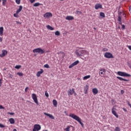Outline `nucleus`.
Segmentation results:
<instances>
[{"instance_id": "29", "label": "nucleus", "mask_w": 131, "mask_h": 131, "mask_svg": "<svg viewBox=\"0 0 131 131\" xmlns=\"http://www.w3.org/2000/svg\"><path fill=\"white\" fill-rule=\"evenodd\" d=\"M72 126H68L67 128L65 129L66 131H70V127H71Z\"/></svg>"}, {"instance_id": "1", "label": "nucleus", "mask_w": 131, "mask_h": 131, "mask_svg": "<svg viewBox=\"0 0 131 131\" xmlns=\"http://www.w3.org/2000/svg\"><path fill=\"white\" fill-rule=\"evenodd\" d=\"M75 54L77 57H83L84 55H89V52L80 48L76 50Z\"/></svg>"}, {"instance_id": "36", "label": "nucleus", "mask_w": 131, "mask_h": 131, "mask_svg": "<svg viewBox=\"0 0 131 131\" xmlns=\"http://www.w3.org/2000/svg\"><path fill=\"white\" fill-rule=\"evenodd\" d=\"M17 75H19V76H23V73L21 72H18L17 73Z\"/></svg>"}, {"instance_id": "2", "label": "nucleus", "mask_w": 131, "mask_h": 131, "mask_svg": "<svg viewBox=\"0 0 131 131\" xmlns=\"http://www.w3.org/2000/svg\"><path fill=\"white\" fill-rule=\"evenodd\" d=\"M69 117H71L73 119H75V120H76V121H78L80 124L83 127V123L81 122V119L78 117V116L74 114H70L69 115Z\"/></svg>"}, {"instance_id": "44", "label": "nucleus", "mask_w": 131, "mask_h": 131, "mask_svg": "<svg viewBox=\"0 0 131 131\" xmlns=\"http://www.w3.org/2000/svg\"><path fill=\"white\" fill-rule=\"evenodd\" d=\"M122 29L123 30L125 29V26H124V25H122Z\"/></svg>"}, {"instance_id": "34", "label": "nucleus", "mask_w": 131, "mask_h": 131, "mask_svg": "<svg viewBox=\"0 0 131 131\" xmlns=\"http://www.w3.org/2000/svg\"><path fill=\"white\" fill-rule=\"evenodd\" d=\"M115 131H120V128L119 127H116L115 128Z\"/></svg>"}, {"instance_id": "38", "label": "nucleus", "mask_w": 131, "mask_h": 131, "mask_svg": "<svg viewBox=\"0 0 131 131\" xmlns=\"http://www.w3.org/2000/svg\"><path fill=\"white\" fill-rule=\"evenodd\" d=\"M20 0H15V2L17 5H20Z\"/></svg>"}, {"instance_id": "42", "label": "nucleus", "mask_w": 131, "mask_h": 131, "mask_svg": "<svg viewBox=\"0 0 131 131\" xmlns=\"http://www.w3.org/2000/svg\"><path fill=\"white\" fill-rule=\"evenodd\" d=\"M7 114H10V115H14V114H15V113H10V112H8Z\"/></svg>"}, {"instance_id": "55", "label": "nucleus", "mask_w": 131, "mask_h": 131, "mask_svg": "<svg viewBox=\"0 0 131 131\" xmlns=\"http://www.w3.org/2000/svg\"><path fill=\"white\" fill-rule=\"evenodd\" d=\"M16 23H18V24H21V23H20V22L18 21H16Z\"/></svg>"}, {"instance_id": "5", "label": "nucleus", "mask_w": 131, "mask_h": 131, "mask_svg": "<svg viewBox=\"0 0 131 131\" xmlns=\"http://www.w3.org/2000/svg\"><path fill=\"white\" fill-rule=\"evenodd\" d=\"M32 98L34 102L35 103V104H37V105H38V100H37V96H36V94L33 93L32 94Z\"/></svg>"}, {"instance_id": "52", "label": "nucleus", "mask_w": 131, "mask_h": 131, "mask_svg": "<svg viewBox=\"0 0 131 131\" xmlns=\"http://www.w3.org/2000/svg\"><path fill=\"white\" fill-rule=\"evenodd\" d=\"M3 41V38L0 37V42H2Z\"/></svg>"}, {"instance_id": "6", "label": "nucleus", "mask_w": 131, "mask_h": 131, "mask_svg": "<svg viewBox=\"0 0 131 131\" xmlns=\"http://www.w3.org/2000/svg\"><path fill=\"white\" fill-rule=\"evenodd\" d=\"M40 128H41L40 125L35 124L34 125V128L33 129V131H39V130H40Z\"/></svg>"}, {"instance_id": "60", "label": "nucleus", "mask_w": 131, "mask_h": 131, "mask_svg": "<svg viewBox=\"0 0 131 131\" xmlns=\"http://www.w3.org/2000/svg\"><path fill=\"white\" fill-rule=\"evenodd\" d=\"M2 2V0H0V3Z\"/></svg>"}, {"instance_id": "17", "label": "nucleus", "mask_w": 131, "mask_h": 131, "mask_svg": "<svg viewBox=\"0 0 131 131\" xmlns=\"http://www.w3.org/2000/svg\"><path fill=\"white\" fill-rule=\"evenodd\" d=\"M9 121L11 124H15V119L13 118H11L9 119Z\"/></svg>"}, {"instance_id": "62", "label": "nucleus", "mask_w": 131, "mask_h": 131, "mask_svg": "<svg viewBox=\"0 0 131 131\" xmlns=\"http://www.w3.org/2000/svg\"><path fill=\"white\" fill-rule=\"evenodd\" d=\"M94 29H96V28H94Z\"/></svg>"}, {"instance_id": "35", "label": "nucleus", "mask_w": 131, "mask_h": 131, "mask_svg": "<svg viewBox=\"0 0 131 131\" xmlns=\"http://www.w3.org/2000/svg\"><path fill=\"white\" fill-rule=\"evenodd\" d=\"M76 14H77L78 15H81L82 14V12H81V11H76Z\"/></svg>"}, {"instance_id": "13", "label": "nucleus", "mask_w": 131, "mask_h": 131, "mask_svg": "<svg viewBox=\"0 0 131 131\" xmlns=\"http://www.w3.org/2000/svg\"><path fill=\"white\" fill-rule=\"evenodd\" d=\"M44 115H46V116H48L49 118H51V119H55V117L53 116V115H51L50 114L47 113H43Z\"/></svg>"}, {"instance_id": "57", "label": "nucleus", "mask_w": 131, "mask_h": 131, "mask_svg": "<svg viewBox=\"0 0 131 131\" xmlns=\"http://www.w3.org/2000/svg\"><path fill=\"white\" fill-rule=\"evenodd\" d=\"M105 50H106V48L103 49V51H105Z\"/></svg>"}, {"instance_id": "56", "label": "nucleus", "mask_w": 131, "mask_h": 131, "mask_svg": "<svg viewBox=\"0 0 131 131\" xmlns=\"http://www.w3.org/2000/svg\"><path fill=\"white\" fill-rule=\"evenodd\" d=\"M13 131H17L16 129H14Z\"/></svg>"}, {"instance_id": "31", "label": "nucleus", "mask_w": 131, "mask_h": 131, "mask_svg": "<svg viewBox=\"0 0 131 131\" xmlns=\"http://www.w3.org/2000/svg\"><path fill=\"white\" fill-rule=\"evenodd\" d=\"M6 4H7V0H3V3H2L3 6H6Z\"/></svg>"}, {"instance_id": "18", "label": "nucleus", "mask_w": 131, "mask_h": 131, "mask_svg": "<svg viewBox=\"0 0 131 131\" xmlns=\"http://www.w3.org/2000/svg\"><path fill=\"white\" fill-rule=\"evenodd\" d=\"M0 35L1 36H3L4 35V27H0Z\"/></svg>"}, {"instance_id": "64", "label": "nucleus", "mask_w": 131, "mask_h": 131, "mask_svg": "<svg viewBox=\"0 0 131 131\" xmlns=\"http://www.w3.org/2000/svg\"><path fill=\"white\" fill-rule=\"evenodd\" d=\"M120 24H121V23H120Z\"/></svg>"}, {"instance_id": "9", "label": "nucleus", "mask_w": 131, "mask_h": 131, "mask_svg": "<svg viewBox=\"0 0 131 131\" xmlns=\"http://www.w3.org/2000/svg\"><path fill=\"white\" fill-rule=\"evenodd\" d=\"M44 18H50L51 17H53V14L51 12H47L43 15Z\"/></svg>"}, {"instance_id": "7", "label": "nucleus", "mask_w": 131, "mask_h": 131, "mask_svg": "<svg viewBox=\"0 0 131 131\" xmlns=\"http://www.w3.org/2000/svg\"><path fill=\"white\" fill-rule=\"evenodd\" d=\"M8 54V51L6 50H3L2 51V53L0 54V57L1 58H4V57H5L6 55Z\"/></svg>"}, {"instance_id": "27", "label": "nucleus", "mask_w": 131, "mask_h": 131, "mask_svg": "<svg viewBox=\"0 0 131 131\" xmlns=\"http://www.w3.org/2000/svg\"><path fill=\"white\" fill-rule=\"evenodd\" d=\"M47 28L48 29H49V30H54V28L53 27H51V26H50V25H48L47 26Z\"/></svg>"}, {"instance_id": "54", "label": "nucleus", "mask_w": 131, "mask_h": 131, "mask_svg": "<svg viewBox=\"0 0 131 131\" xmlns=\"http://www.w3.org/2000/svg\"><path fill=\"white\" fill-rule=\"evenodd\" d=\"M10 78H13L12 75H10Z\"/></svg>"}, {"instance_id": "47", "label": "nucleus", "mask_w": 131, "mask_h": 131, "mask_svg": "<svg viewBox=\"0 0 131 131\" xmlns=\"http://www.w3.org/2000/svg\"><path fill=\"white\" fill-rule=\"evenodd\" d=\"M121 95H123V94H124V91L121 90Z\"/></svg>"}, {"instance_id": "19", "label": "nucleus", "mask_w": 131, "mask_h": 131, "mask_svg": "<svg viewBox=\"0 0 131 131\" xmlns=\"http://www.w3.org/2000/svg\"><path fill=\"white\" fill-rule=\"evenodd\" d=\"M23 9V6L21 5L19 6V9H17V10L16 11L17 14H19V13H20V12H21V11H22Z\"/></svg>"}, {"instance_id": "24", "label": "nucleus", "mask_w": 131, "mask_h": 131, "mask_svg": "<svg viewBox=\"0 0 131 131\" xmlns=\"http://www.w3.org/2000/svg\"><path fill=\"white\" fill-rule=\"evenodd\" d=\"M89 78H91V75H90L83 77V80H86V79H89Z\"/></svg>"}, {"instance_id": "10", "label": "nucleus", "mask_w": 131, "mask_h": 131, "mask_svg": "<svg viewBox=\"0 0 131 131\" xmlns=\"http://www.w3.org/2000/svg\"><path fill=\"white\" fill-rule=\"evenodd\" d=\"M104 57L105 58H107L108 59H110L111 58H113V55H112V54L109 52H106L104 54Z\"/></svg>"}, {"instance_id": "23", "label": "nucleus", "mask_w": 131, "mask_h": 131, "mask_svg": "<svg viewBox=\"0 0 131 131\" xmlns=\"http://www.w3.org/2000/svg\"><path fill=\"white\" fill-rule=\"evenodd\" d=\"M53 104L54 107H57V105L58 104V102H57V100H56V99H54L53 100Z\"/></svg>"}, {"instance_id": "15", "label": "nucleus", "mask_w": 131, "mask_h": 131, "mask_svg": "<svg viewBox=\"0 0 131 131\" xmlns=\"http://www.w3.org/2000/svg\"><path fill=\"white\" fill-rule=\"evenodd\" d=\"M42 73H43V70L40 69V71L37 72L36 74V76H37V77H39V76H40V75L42 74Z\"/></svg>"}, {"instance_id": "33", "label": "nucleus", "mask_w": 131, "mask_h": 131, "mask_svg": "<svg viewBox=\"0 0 131 131\" xmlns=\"http://www.w3.org/2000/svg\"><path fill=\"white\" fill-rule=\"evenodd\" d=\"M15 68H16V69H20V68H21V66L17 65L15 67Z\"/></svg>"}, {"instance_id": "49", "label": "nucleus", "mask_w": 131, "mask_h": 131, "mask_svg": "<svg viewBox=\"0 0 131 131\" xmlns=\"http://www.w3.org/2000/svg\"><path fill=\"white\" fill-rule=\"evenodd\" d=\"M129 11L131 13V6H130L129 7Z\"/></svg>"}, {"instance_id": "48", "label": "nucleus", "mask_w": 131, "mask_h": 131, "mask_svg": "<svg viewBox=\"0 0 131 131\" xmlns=\"http://www.w3.org/2000/svg\"><path fill=\"white\" fill-rule=\"evenodd\" d=\"M0 109H5V107L3 105H0Z\"/></svg>"}, {"instance_id": "59", "label": "nucleus", "mask_w": 131, "mask_h": 131, "mask_svg": "<svg viewBox=\"0 0 131 131\" xmlns=\"http://www.w3.org/2000/svg\"><path fill=\"white\" fill-rule=\"evenodd\" d=\"M59 1H64V0H59Z\"/></svg>"}, {"instance_id": "45", "label": "nucleus", "mask_w": 131, "mask_h": 131, "mask_svg": "<svg viewBox=\"0 0 131 131\" xmlns=\"http://www.w3.org/2000/svg\"><path fill=\"white\" fill-rule=\"evenodd\" d=\"M29 1L30 2V3H31V4H33V3L35 2V0H29Z\"/></svg>"}, {"instance_id": "43", "label": "nucleus", "mask_w": 131, "mask_h": 131, "mask_svg": "<svg viewBox=\"0 0 131 131\" xmlns=\"http://www.w3.org/2000/svg\"><path fill=\"white\" fill-rule=\"evenodd\" d=\"M118 20V21H119V22H121V16H119Z\"/></svg>"}, {"instance_id": "37", "label": "nucleus", "mask_w": 131, "mask_h": 131, "mask_svg": "<svg viewBox=\"0 0 131 131\" xmlns=\"http://www.w3.org/2000/svg\"><path fill=\"white\" fill-rule=\"evenodd\" d=\"M44 67L45 68H50V66H49V64H46L44 65Z\"/></svg>"}, {"instance_id": "28", "label": "nucleus", "mask_w": 131, "mask_h": 131, "mask_svg": "<svg viewBox=\"0 0 131 131\" xmlns=\"http://www.w3.org/2000/svg\"><path fill=\"white\" fill-rule=\"evenodd\" d=\"M100 71H103V72H100L99 73V74L100 75H102L103 74H104V73L103 72H105V69H103V70H100Z\"/></svg>"}, {"instance_id": "51", "label": "nucleus", "mask_w": 131, "mask_h": 131, "mask_svg": "<svg viewBox=\"0 0 131 131\" xmlns=\"http://www.w3.org/2000/svg\"><path fill=\"white\" fill-rule=\"evenodd\" d=\"M27 90H28V87H27V88H26V89H25V92H26V93H27Z\"/></svg>"}, {"instance_id": "8", "label": "nucleus", "mask_w": 131, "mask_h": 131, "mask_svg": "<svg viewBox=\"0 0 131 131\" xmlns=\"http://www.w3.org/2000/svg\"><path fill=\"white\" fill-rule=\"evenodd\" d=\"M112 113L115 116H116V117L117 118H118V115L117 114V113H116V108H115V107H113L112 109Z\"/></svg>"}, {"instance_id": "58", "label": "nucleus", "mask_w": 131, "mask_h": 131, "mask_svg": "<svg viewBox=\"0 0 131 131\" xmlns=\"http://www.w3.org/2000/svg\"><path fill=\"white\" fill-rule=\"evenodd\" d=\"M124 15L125 16H125H126V14H124Z\"/></svg>"}, {"instance_id": "50", "label": "nucleus", "mask_w": 131, "mask_h": 131, "mask_svg": "<svg viewBox=\"0 0 131 131\" xmlns=\"http://www.w3.org/2000/svg\"><path fill=\"white\" fill-rule=\"evenodd\" d=\"M127 48L130 50V51H131V46H128Z\"/></svg>"}, {"instance_id": "11", "label": "nucleus", "mask_w": 131, "mask_h": 131, "mask_svg": "<svg viewBox=\"0 0 131 131\" xmlns=\"http://www.w3.org/2000/svg\"><path fill=\"white\" fill-rule=\"evenodd\" d=\"M75 89L74 88H73L72 89H69L68 91V96H72L73 95V93H74Z\"/></svg>"}, {"instance_id": "22", "label": "nucleus", "mask_w": 131, "mask_h": 131, "mask_svg": "<svg viewBox=\"0 0 131 131\" xmlns=\"http://www.w3.org/2000/svg\"><path fill=\"white\" fill-rule=\"evenodd\" d=\"M88 90H89V86L88 85H86L84 89V94H88Z\"/></svg>"}, {"instance_id": "61", "label": "nucleus", "mask_w": 131, "mask_h": 131, "mask_svg": "<svg viewBox=\"0 0 131 131\" xmlns=\"http://www.w3.org/2000/svg\"><path fill=\"white\" fill-rule=\"evenodd\" d=\"M112 101H114V100H113V99H112Z\"/></svg>"}, {"instance_id": "32", "label": "nucleus", "mask_w": 131, "mask_h": 131, "mask_svg": "<svg viewBox=\"0 0 131 131\" xmlns=\"http://www.w3.org/2000/svg\"><path fill=\"white\" fill-rule=\"evenodd\" d=\"M55 35H60V34H61V33H60V32H59L58 31H56L55 33Z\"/></svg>"}, {"instance_id": "63", "label": "nucleus", "mask_w": 131, "mask_h": 131, "mask_svg": "<svg viewBox=\"0 0 131 131\" xmlns=\"http://www.w3.org/2000/svg\"><path fill=\"white\" fill-rule=\"evenodd\" d=\"M46 131H48V130H46Z\"/></svg>"}, {"instance_id": "25", "label": "nucleus", "mask_w": 131, "mask_h": 131, "mask_svg": "<svg viewBox=\"0 0 131 131\" xmlns=\"http://www.w3.org/2000/svg\"><path fill=\"white\" fill-rule=\"evenodd\" d=\"M42 6V4H40L39 3H36L34 4V7H38V6Z\"/></svg>"}, {"instance_id": "41", "label": "nucleus", "mask_w": 131, "mask_h": 131, "mask_svg": "<svg viewBox=\"0 0 131 131\" xmlns=\"http://www.w3.org/2000/svg\"><path fill=\"white\" fill-rule=\"evenodd\" d=\"M0 127H6V126L4 125L2 123H0Z\"/></svg>"}, {"instance_id": "4", "label": "nucleus", "mask_w": 131, "mask_h": 131, "mask_svg": "<svg viewBox=\"0 0 131 131\" xmlns=\"http://www.w3.org/2000/svg\"><path fill=\"white\" fill-rule=\"evenodd\" d=\"M33 53H37L38 54H45V50L41 49V48H36L33 50Z\"/></svg>"}, {"instance_id": "26", "label": "nucleus", "mask_w": 131, "mask_h": 131, "mask_svg": "<svg viewBox=\"0 0 131 131\" xmlns=\"http://www.w3.org/2000/svg\"><path fill=\"white\" fill-rule=\"evenodd\" d=\"M99 15L100 17H102V18H105V13L104 12H100Z\"/></svg>"}, {"instance_id": "21", "label": "nucleus", "mask_w": 131, "mask_h": 131, "mask_svg": "<svg viewBox=\"0 0 131 131\" xmlns=\"http://www.w3.org/2000/svg\"><path fill=\"white\" fill-rule=\"evenodd\" d=\"M117 78H118V79H119V80H121V81H128V80L122 78V77H117Z\"/></svg>"}, {"instance_id": "53", "label": "nucleus", "mask_w": 131, "mask_h": 131, "mask_svg": "<svg viewBox=\"0 0 131 131\" xmlns=\"http://www.w3.org/2000/svg\"><path fill=\"white\" fill-rule=\"evenodd\" d=\"M74 94V96L77 95V94L75 93V90H74V93H73Z\"/></svg>"}, {"instance_id": "16", "label": "nucleus", "mask_w": 131, "mask_h": 131, "mask_svg": "<svg viewBox=\"0 0 131 131\" xmlns=\"http://www.w3.org/2000/svg\"><path fill=\"white\" fill-rule=\"evenodd\" d=\"M92 92L94 94V95H97L99 93V91L97 88H94L92 90Z\"/></svg>"}, {"instance_id": "40", "label": "nucleus", "mask_w": 131, "mask_h": 131, "mask_svg": "<svg viewBox=\"0 0 131 131\" xmlns=\"http://www.w3.org/2000/svg\"><path fill=\"white\" fill-rule=\"evenodd\" d=\"M45 96L46 97H49V93H48V92L46 91L45 92Z\"/></svg>"}, {"instance_id": "39", "label": "nucleus", "mask_w": 131, "mask_h": 131, "mask_svg": "<svg viewBox=\"0 0 131 131\" xmlns=\"http://www.w3.org/2000/svg\"><path fill=\"white\" fill-rule=\"evenodd\" d=\"M2 84H3V79H0V86H2Z\"/></svg>"}, {"instance_id": "30", "label": "nucleus", "mask_w": 131, "mask_h": 131, "mask_svg": "<svg viewBox=\"0 0 131 131\" xmlns=\"http://www.w3.org/2000/svg\"><path fill=\"white\" fill-rule=\"evenodd\" d=\"M18 14L19 13H17V12H16V13H14L13 14L14 17H15V18H19V15H18Z\"/></svg>"}, {"instance_id": "20", "label": "nucleus", "mask_w": 131, "mask_h": 131, "mask_svg": "<svg viewBox=\"0 0 131 131\" xmlns=\"http://www.w3.org/2000/svg\"><path fill=\"white\" fill-rule=\"evenodd\" d=\"M66 20H74V17L72 16H67L66 17Z\"/></svg>"}, {"instance_id": "3", "label": "nucleus", "mask_w": 131, "mask_h": 131, "mask_svg": "<svg viewBox=\"0 0 131 131\" xmlns=\"http://www.w3.org/2000/svg\"><path fill=\"white\" fill-rule=\"evenodd\" d=\"M117 74L120 76H124L125 77H130V76H131L130 74H127L124 72L119 71L117 72Z\"/></svg>"}, {"instance_id": "46", "label": "nucleus", "mask_w": 131, "mask_h": 131, "mask_svg": "<svg viewBox=\"0 0 131 131\" xmlns=\"http://www.w3.org/2000/svg\"><path fill=\"white\" fill-rule=\"evenodd\" d=\"M123 111H124V112H127V110H126V108H125L124 107L123 108Z\"/></svg>"}, {"instance_id": "12", "label": "nucleus", "mask_w": 131, "mask_h": 131, "mask_svg": "<svg viewBox=\"0 0 131 131\" xmlns=\"http://www.w3.org/2000/svg\"><path fill=\"white\" fill-rule=\"evenodd\" d=\"M78 63H79V61H78V60H77V61L74 62L72 64H71L69 66V68L70 69L73 68V67H74V66H76V65H77V64H78Z\"/></svg>"}, {"instance_id": "14", "label": "nucleus", "mask_w": 131, "mask_h": 131, "mask_svg": "<svg viewBox=\"0 0 131 131\" xmlns=\"http://www.w3.org/2000/svg\"><path fill=\"white\" fill-rule=\"evenodd\" d=\"M95 10H98V9H102V6L100 4H96L95 6Z\"/></svg>"}]
</instances>
